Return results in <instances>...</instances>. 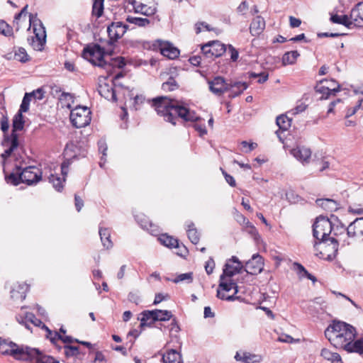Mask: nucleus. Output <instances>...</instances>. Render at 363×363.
<instances>
[{
  "instance_id": "f257e3e1",
  "label": "nucleus",
  "mask_w": 363,
  "mask_h": 363,
  "mask_svg": "<svg viewBox=\"0 0 363 363\" xmlns=\"http://www.w3.org/2000/svg\"><path fill=\"white\" fill-rule=\"evenodd\" d=\"M152 106L158 115L167 122L175 125L179 118L184 121H196L199 118L178 101L167 96H158L152 100Z\"/></svg>"
},
{
  "instance_id": "f03ea898",
  "label": "nucleus",
  "mask_w": 363,
  "mask_h": 363,
  "mask_svg": "<svg viewBox=\"0 0 363 363\" xmlns=\"http://www.w3.org/2000/svg\"><path fill=\"white\" fill-rule=\"evenodd\" d=\"M325 336L332 345L348 352L357 330L352 325L341 320H333L325 330Z\"/></svg>"
},
{
  "instance_id": "7ed1b4c3",
  "label": "nucleus",
  "mask_w": 363,
  "mask_h": 363,
  "mask_svg": "<svg viewBox=\"0 0 363 363\" xmlns=\"http://www.w3.org/2000/svg\"><path fill=\"white\" fill-rule=\"evenodd\" d=\"M82 57L94 65L104 69H109L111 66L123 67L125 65L123 57L112 59L113 62L111 65L106 62L104 60V49L98 44L85 47L82 52Z\"/></svg>"
},
{
  "instance_id": "20e7f679",
  "label": "nucleus",
  "mask_w": 363,
  "mask_h": 363,
  "mask_svg": "<svg viewBox=\"0 0 363 363\" xmlns=\"http://www.w3.org/2000/svg\"><path fill=\"white\" fill-rule=\"evenodd\" d=\"M29 28L33 26L34 36L28 40L35 50H42L46 41L45 29L39 19L34 18L32 13L29 14Z\"/></svg>"
},
{
  "instance_id": "39448f33",
  "label": "nucleus",
  "mask_w": 363,
  "mask_h": 363,
  "mask_svg": "<svg viewBox=\"0 0 363 363\" xmlns=\"http://www.w3.org/2000/svg\"><path fill=\"white\" fill-rule=\"evenodd\" d=\"M333 231V219L332 216L328 218L325 216H319L316 218L313 225V237L321 241H328L329 236Z\"/></svg>"
},
{
  "instance_id": "423d86ee",
  "label": "nucleus",
  "mask_w": 363,
  "mask_h": 363,
  "mask_svg": "<svg viewBox=\"0 0 363 363\" xmlns=\"http://www.w3.org/2000/svg\"><path fill=\"white\" fill-rule=\"evenodd\" d=\"M328 240H330V242L328 243L327 242L328 241L320 240L319 243L315 244L314 247L316 251L319 250V252L316 253V255L320 258L332 260L337 255L340 240L330 237Z\"/></svg>"
},
{
  "instance_id": "0eeeda50",
  "label": "nucleus",
  "mask_w": 363,
  "mask_h": 363,
  "mask_svg": "<svg viewBox=\"0 0 363 363\" xmlns=\"http://www.w3.org/2000/svg\"><path fill=\"white\" fill-rule=\"evenodd\" d=\"M225 277H227L224 275L220 277L217 297L227 301L235 300L236 298L235 295L238 291L237 284L230 279L231 277H229L228 279H226Z\"/></svg>"
},
{
  "instance_id": "6e6552de",
  "label": "nucleus",
  "mask_w": 363,
  "mask_h": 363,
  "mask_svg": "<svg viewBox=\"0 0 363 363\" xmlns=\"http://www.w3.org/2000/svg\"><path fill=\"white\" fill-rule=\"evenodd\" d=\"M28 346L18 345L12 341L0 337V353L12 356L17 360L25 359L26 350ZM28 354V352H27Z\"/></svg>"
},
{
  "instance_id": "1a4fd4ad",
  "label": "nucleus",
  "mask_w": 363,
  "mask_h": 363,
  "mask_svg": "<svg viewBox=\"0 0 363 363\" xmlns=\"http://www.w3.org/2000/svg\"><path fill=\"white\" fill-rule=\"evenodd\" d=\"M91 120V111L86 106H77L71 111L70 121L77 128L86 126Z\"/></svg>"
},
{
  "instance_id": "9d476101",
  "label": "nucleus",
  "mask_w": 363,
  "mask_h": 363,
  "mask_svg": "<svg viewBox=\"0 0 363 363\" xmlns=\"http://www.w3.org/2000/svg\"><path fill=\"white\" fill-rule=\"evenodd\" d=\"M26 354L23 361L30 362L31 363H59L53 357L43 354L38 349L27 347Z\"/></svg>"
},
{
  "instance_id": "9b49d317",
  "label": "nucleus",
  "mask_w": 363,
  "mask_h": 363,
  "mask_svg": "<svg viewBox=\"0 0 363 363\" xmlns=\"http://www.w3.org/2000/svg\"><path fill=\"white\" fill-rule=\"evenodd\" d=\"M225 50V45L218 40L209 42L201 47L203 56L212 59L221 56Z\"/></svg>"
},
{
  "instance_id": "f8f14e48",
  "label": "nucleus",
  "mask_w": 363,
  "mask_h": 363,
  "mask_svg": "<svg viewBox=\"0 0 363 363\" xmlns=\"http://www.w3.org/2000/svg\"><path fill=\"white\" fill-rule=\"evenodd\" d=\"M21 177H22V183L32 185L41 180L42 172L38 168L29 166L21 170Z\"/></svg>"
},
{
  "instance_id": "ddd939ff",
  "label": "nucleus",
  "mask_w": 363,
  "mask_h": 363,
  "mask_svg": "<svg viewBox=\"0 0 363 363\" xmlns=\"http://www.w3.org/2000/svg\"><path fill=\"white\" fill-rule=\"evenodd\" d=\"M264 268V260L259 254L253 255L251 259L245 263V271L250 274H257L262 272Z\"/></svg>"
},
{
  "instance_id": "4468645a",
  "label": "nucleus",
  "mask_w": 363,
  "mask_h": 363,
  "mask_svg": "<svg viewBox=\"0 0 363 363\" xmlns=\"http://www.w3.org/2000/svg\"><path fill=\"white\" fill-rule=\"evenodd\" d=\"M128 26L122 22H113L107 28L108 36L111 40L117 41L123 36Z\"/></svg>"
},
{
  "instance_id": "2eb2a0df",
  "label": "nucleus",
  "mask_w": 363,
  "mask_h": 363,
  "mask_svg": "<svg viewBox=\"0 0 363 363\" xmlns=\"http://www.w3.org/2000/svg\"><path fill=\"white\" fill-rule=\"evenodd\" d=\"M210 91L217 96H221L226 91H228V83L225 82L224 78L216 77L213 80L208 81Z\"/></svg>"
},
{
  "instance_id": "dca6fc26",
  "label": "nucleus",
  "mask_w": 363,
  "mask_h": 363,
  "mask_svg": "<svg viewBox=\"0 0 363 363\" xmlns=\"http://www.w3.org/2000/svg\"><path fill=\"white\" fill-rule=\"evenodd\" d=\"M1 144L4 147H7L1 155L4 160H6L10 157L11 153L18 147L19 143L18 137H16L15 134H11L10 135H4Z\"/></svg>"
},
{
  "instance_id": "f3484780",
  "label": "nucleus",
  "mask_w": 363,
  "mask_h": 363,
  "mask_svg": "<svg viewBox=\"0 0 363 363\" xmlns=\"http://www.w3.org/2000/svg\"><path fill=\"white\" fill-rule=\"evenodd\" d=\"M242 267L243 266L238 258L235 256H233L225 264V269L221 275L232 277L233 275L239 273Z\"/></svg>"
},
{
  "instance_id": "a211bd4d",
  "label": "nucleus",
  "mask_w": 363,
  "mask_h": 363,
  "mask_svg": "<svg viewBox=\"0 0 363 363\" xmlns=\"http://www.w3.org/2000/svg\"><path fill=\"white\" fill-rule=\"evenodd\" d=\"M349 238H359L363 236V217L356 218L347 227Z\"/></svg>"
},
{
  "instance_id": "6ab92c4d",
  "label": "nucleus",
  "mask_w": 363,
  "mask_h": 363,
  "mask_svg": "<svg viewBox=\"0 0 363 363\" xmlns=\"http://www.w3.org/2000/svg\"><path fill=\"white\" fill-rule=\"evenodd\" d=\"M159 47L161 54L169 59H176L180 54L179 50L169 42L160 40Z\"/></svg>"
},
{
  "instance_id": "aec40b11",
  "label": "nucleus",
  "mask_w": 363,
  "mask_h": 363,
  "mask_svg": "<svg viewBox=\"0 0 363 363\" xmlns=\"http://www.w3.org/2000/svg\"><path fill=\"white\" fill-rule=\"evenodd\" d=\"M17 321L25 327L30 330V326L28 323H32L35 326L40 327L42 328V325H45L40 319L37 318L35 315L32 313H26L25 316L23 317L21 315L16 316Z\"/></svg>"
},
{
  "instance_id": "412c9836",
  "label": "nucleus",
  "mask_w": 363,
  "mask_h": 363,
  "mask_svg": "<svg viewBox=\"0 0 363 363\" xmlns=\"http://www.w3.org/2000/svg\"><path fill=\"white\" fill-rule=\"evenodd\" d=\"M28 290V285L26 283L17 284L11 291V297L14 301H22L25 299Z\"/></svg>"
},
{
  "instance_id": "4be33fe9",
  "label": "nucleus",
  "mask_w": 363,
  "mask_h": 363,
  "mask_svg": "<svg viewBox=\"0 0 363 363\" xmlns=\"http://www.w3.org/2000/svg\"><path fill=\"white\" fill-rule=\"evenodd\" d=\"M350 18L354 26L363 27V3H359L352 9Z\"/></svg>"
},
{
  "instance_id": "5701e85b",
  "label": "nucleus",
  "mask_w": 363,
  "mask_h": 363,
  "mask_svg": "<svg viewBox=\"0 0 363 363\" xmlns=\"http://www.w3.org/2000/svg\"><path fill=\"white\" fill-rule=\"evenodd\" d=\"M291 154L302 163H308L311 156V151L305 147H297L291 150Z\"/></svg>"
},
{
  "instance_id": "b1692460",
  "label": "nucleus",
  "mask_w": 363,
  "mask_h": 363,
  "mask_svg": "<svg viewBox=\"0 0 363 363\" xmlns=\"http://www.w3.org/2000/svg\"><path fill=\"white\" fill-rule=\"evenodd\" d=\"M265 28V21L260 16H256L252 21L250 26V31L252 35L257 36L263 32Z\"/></svg>"
},
{
  "instance_id": "393cba45",
  "label": "nucleus",
  "mask_w": 363,
  "mask_h": 363,
  "mask_svg": "<svg viewBox=\"0 0 363 363\" xmlns=\"http://www.w3.org/2000/svg\"><path fill=\"white\" fill-rule=\"evenodd\" d=\"M316 204L328 211H335L340 208L337 201L330 199H320L315 201Z\"/></svg>"
},
{
  "instance_id": "a878e982",
  "label": "nucleus",
  "mask_w": 363,
  "mask_h": 363,
  "mask_svg": "<svg viewBox=\"0 0 363 363\" xmlns=\"http://www.w3.org/2000/svg\"><path fill=\"white\" fill-rule=\"evenodd\" d=\"M99 93L101 96L104 97L105 99L109 101H116L117 100L116 92L113 86L106 83L101 84L99 85Z\"/></svg>"
},
{
  "instance_id": "bb28decb",
  "label": "nucleus",
  "mask_w": 363,
  "mask_h": 363,
  "mask_svg": "<svg viewBox=\"0 0 363 363\" xmlns=\"http://www.w3.org/2000/svg\"><path fill=\"white\" fill-rule=\"evenodd\" d=\"M228 86H230V88L228 89V91H230L229 96L235 98L247 89L248 85L245 82H231L228 83Z\"/></svg>"
},
{
  "instance_id": "cd10ccee",
  "label": "nucleus",
  "mask_w": 363,
  "mask_h": 363,
  "mask_svg": "<svg viewBox=\"0 0 363 363\" xmlns=\"http://www.w3.org/2000/svg\"><path fill=\"white\" fill-rule=\"evenodd\" d=\"M333 219V238L340 240L339 237L343 235L347 232V228L338 220L337 217L332 216Z\"/></svg>"
},
{
  "instance_id": "c85d7f7f",
  "label": "nucleus",
  "mask_w": 363,
  "mask_h": 363,
  "mask_svg": "<svg viewBox=\"0 0 363 363\" xmlns=\"http://www.w3.org/2000/svg\"><path fill=\"white\" fill-rule=\"evenodd\" d=\"M164 363H183L182 354L176 350L171 349L162 356Z\"/></svg>"
},
{
  "instance_id": "c756f323",
  "label": "nucleus",
  "mask_w": 363,
  "mask_h": 363,
  "mask_svg": "<svg viewBox=\"0 0 363 363\" xmlns=\"http://www.w3.org/2000/svg\"><path fill=\"white\" fill-rule=\"evenodd\" d=\"M6 58L8 60L13 58L14 60H16L23 63L30 60V57L23 48H18L17 50H16L13 55L11 53L7 54Z\"/></svg>"
},
{
  "instance_id": "7c9ffc66",
  "label": "nucleus",
  "mask_w": 363,
  "mask_h": 363,
  "mask_svg": "<svg viewBox=\"0 0 363 363\" xmlns=\"http://www.w3.org/2000/svg\"><path fill=\"white\" fill-rule=\"evenodd\" d=\"M154 317L153 310L144 311L140 313V318H139L140 320V326L141 328L144 326H151L155 322V319H153Z\"/></svg>"
},
{
  "instance_id": "2f4dec72",
  "label": "nucleus",
  "mask_w": 363,
  "mask_h": 363,
  "mask_svg": "<svg viewBox=\"0 0 363 363\" xmlns=\"http://www.w3.org/2000/svg\"><path fill=\"white\" fill-rule=\"evenodd\" d=\"M24 126V121L22 113L18 112L13 117L12 123V132L11 134H15L18 138V135L16 131L21 130Z\"/></svg>"
},
{
  "instance_id": "473e14b6",
  "label": "nucleus",
  "mask_w": 363,
  "mask_h": 363,
  "mask_svg": "<svg viewBox=\"0 0 363 363\" xmlns=\"http://www.w3.org/2000/svg\"><path fill=\"white\" fill-rule=\"evenodd\" d=\"M330 21L333 23H337L344 25L347 27H350L352 25H354L353 21L351 19L350 16L349 17L347 15H337V14H333L330 16Z\"/></svg>"
},
{
  "instance_id": "72a5a7b5",
  "label": "nucleus",
  "mask_w": 363,
  "mask_h": 363,
  "mask_svg": "<svg viewBox=\"0 0 363 363\" xmlns=\"http://www.w3.org/2000/svg\"><path fill=\"white\" fill-rule=\"evenodd\" d=\"M99 235L101 242L104 247L106 249L111 248L113 247V242L111 240V233L108 228H99Z\"/></svg>"
},
{
  "instance_id": "f704fd0d",
  "label": "nucleus",
  "mask_w": 363,
  "mask_h": 363,
  "mask_svg": "<svg viewBox=\"0 0 363 363\" xmlns=\"http://www.w3.org/2000/svg\"><path fill=\"white\" fill-rule=\"evenodd\" d=\"M28 7V6L26 5L18 13L16 14V16L14 17L13 24V26L16 28V32L18 31L21 27V21H23L26 22V21Z\"/></svg>"
},
{
  "instance_id": "c9c22d12",
  "label": "nucleus",
  "mask_w": 363,
  "mask_h": 363,
  "mask_svg": "<svg viewBox=\"0 0 363 363\" xmlns=\"http://www.w3.org/2000/svg\"><path fill=\"white\" fill-rule=\"evenodd\" d=\"M320 355L332 363H342L340 355L336 352H332L328 349L323 348L321 350Z\"/></svg>"
},
{
  "instance_id": "e433bc0d",
  "label": "nucleus",
  "mask_w": 363,
  "mask_h": 363,
  "mask_svg": "<svg viewBox=\"0 0 363 363\" xmlns=\"http://www.w3.org/2000/svg\"><path fill=\"white\" fill-rule=\"evenodd\" d=\"M21 168L20 167H16V172H12L8 176H6V180L7 183L11 184L14 186L18 185L20 183H22V177H21Z\"/></svg>"
},
{
  "instance_id": "4c0bfd02",
  "label": "nucleus",
  "mask_w": 363,
  "mask_h": 363,
  "mask_svg": "<svg viewBox=\"0 0 363 363\" xmlns=\"http://www.w3.org/2000/svg\"><path fill=\"white\" fill-rule=\"evenodd\" d=\"M299 55L300 54L296 50L286 52L282 57V64L284 66L287 65H293L296 62Z\"/></svg>"
},
{
  "instance_id": "58836bf2",
  "label": "nucleus",
  "mask_w": 363,
  "mask_h": 363,
  "mask_svg": "<svg viewBox=\"0 0 363 363\" xmlns=\"http://www.w3.org/2000/svg\"><path fill=\"white\" fill-rule=\"evenodd\" d=\"M126 21L138 27L143 28L147 27L150 24V21L147 18L128 16Z\"/></svg>"
},
{
  "instance_id": "ea45409f",
  "label": "nucleus",
  "mask_w": 363,
  "mask_h": 363,
  "mask_svg": "<svg viewBox=\"0 0 363 363\" xmlns=\"http://www.w3.org/2000/svg\"><path fill=\"white\" fill-rule=\"evenodd\" d=\"M159 240L163 245H164L167 247H169V248L179 247L178 240L171 236L167 235H162L159 238Z\"/></svg>"
},
{
  "instance_id": "a19ab883",
  "label": "nucleus",
  "mask_w": 363,
  "mask_h": 363,
  "mask_svg": "<svg viewBox=\"0 0 363 363\" xmlns=\"http://www.w3.org/2000/svg\"><path fill=\"white\" fill-rule=\"evenodd\" d=\"M187 235L193 244H197L199 242V235L194 226V223L191 222L187 225Z\"/></svg>"
},
{
  "instance_id": "79ce46f5",
  "label": "nucleus",
  "mask_w": 363,
  "mask_h": 363,
  "mask_svg": "<svg viewBox=\"0 0 363 363\" xmlns=\"http://www.w3.org/2000/svg\"><path fill=\"white\" fill-rule=\"evenodd\" d=\"M315 91L321 94L320 99H327L333 94L329 91L328 86L325 85L323 80H320L315 87Z\"/></svg>"
},
{
  "instance_id": "37998d69",
  "label": "nucleus",
  "mask_w": 363,
  "mask_h": 363,
  "mask_svg": "<svg viewBox=\"0 0 363 363\" xmlns=\"http://www.w3.org/2000/svg\"><path fill=\"white\" fill-rule=\"evenodd\" d=\"M0 34L5 37H14L13 28L4 20H0Z\"/></svg>"
},
{
  "instance_id": "c03bdc74",
  "label": "nucleus",
  "mask_w": 363,
  "mask_h": 363,
  "mask_svg": "<svg viewBox=\"0 0 363 363\" xmlns=\"http://www.w3.org/2000/svg\"><path fill=\"white\" fill-rule=\"evenodd\" d=\"M153 313L155 317L153 319H155V321H166L169 320L172 316V312L169 311H162V310H153Z\"/></svg>"
},
{
  "instance_id": "a18cd8bd",
  "label": "nucleus",
  "mask_w": 363,
  "mask_h": 363,
  "mask_svg": "<svg viewBox=\"0 0 363 363\" xmlns=\"http://www.w3.org/2000/svg\"><path fill=\"white\" fill-rule=\"evenodd\" d=\"M276 123L279 129L286 130L291 126V119L285 115H281L277 118Z\"/></svg>"
},
{
  "instance_id": "49530a36",
  "label": "nucleus",
  "mask_w": 363,
  "mask_h": 363,
  "mask_svg": "<svg viewBox=\"0 0 363 363\" xmlns=\"http://www.w3.org/2000/svg\"><path fill=\"white\" fill-rule=\"evenodd\" d=\"M64 353L67 358H74L81 355L79 347L65 345L64 347Z\"/></svg>"
},
{
  "instance_id": "de8ad7c7",
  "label": "nucleus",
  "mask_w": 363,
  "mask_h": 363,
  "mask_svg": "<svg viewBox=\"0 0 363 363\" xmlns=\"http://www.w3.org/2000/svg\"><path fill=\"white\" fill-rule=\"evenodd\" d=\"M104 1L94 0L92 6V14L96 18H100L104 13Z\"/></svg>"
},
{
  "instance_id": "09e8293b",
  "label": "nucleus",
  "mask_w": 363,
  "mask_h": 363,
  "mask_svg": "<svg viewBox=\"0 0 363 363\" xmlns=\"http://www.w3.org/2000/svg\"><path fill=\"white\" fill-rule=\"evenodd\" d=\"M348 352H357L360 354H363V337L352 342L351 346L348 350Z\"/></svg>"
},
{
  "instance_id": "8fccbe9b",
  "label": "nucleus",
  "mask_w": 363,
  "mask_h": 363,
  "mask_svg": "<svg viewBox=\"0 0 363 363\" xmlns=\"http://www.w3.org/2000/svg\"><path fill=\"white\" fill-rule=\"evenodd\" d=\"M134 9L136 13H139L145 16L154 14L155 11V9H151L143 4H139L137 6H134Z\"/></svg>"
},
{
  "instance_id": "3c124183",
  "label": "nucleus",
  "mask_w": 363,
  "mask_h": 363,
  "mask_svg": "<svg viewBox=\"0 0 363 363\" xmlns=\"http://www.w3.org/2000/svg\"><path fill=\"white\" fill-rule=\"evenodd\" d=\"M49 182L52 184L53 187L57 191H60L63 189L62 183L65 182V179L63 180L60 179V177L51 174L49 177Z\"/></svg>"
},
{
  "instance_id": "603ef678",
  "label": "nucleus",
  "mask_w": 363,
  "mask_h": 363,
  "mask_svg": "<svg viewBox=\"0 0 363 363\" xmlns=\"http://www.w3.org/2000/svg\"><path fill=\"white\" fill-rule=\"evenodd\" d=\"M178 88V84L173 77H169L168 80L162 85V89L165 91H172Z\"/></svg>"
},
{
  "instance_id": "864d4df0",
  "label": "nucleus",
  "mask_w": 363,
  "mask_h": 363,
  "mask_svg": "<svg viewBox=\"0 0 363 363\" xmlns=\"http://www.w3.org/2000/svg\"><path fill=\"white\" fill-rule=\"evenodd\" d=\"M323 80L325 83V85L328 86V89L333 94V95H335V93L340 91V85L335 80L327 79Z\"/></svg>"
},
{
  "instance_id": "5fc2aeb1",
  "label": "nucleus",
  "mask_w": 363,
  "mask_h": 363,
  "mask_svg": "<svg viewBox=\"0 0 363 363\" xmlns=\"http://www.w3.org/2000/svg\"><path fill=\"white\" fill-rule=\"evenodd\" d=\"M262 358L259 355L252 354L248 352H245L242 354V361L245 363H251V362H259Z\"/></svg>"
},
{
  "instance_id": "6e6d98bb",
  "label": "nucleus",
  "mask_w": 363,
  "mask_h": 363,
  "mask_svg": "<svg viewBox=\"0 0 363 363\" xmlns=\"http://www.w3.org/2000/svg\"><path fill=\"white\" fill-rule=\"evenodd\" d=\"M246 230L249 234H250L254 240L258 242L260 239V236L257 230V229L251 224L249 220H247L246 223Z\"/></svg>"
},
{
  "instance_id": "4d7b16f0",
  "label": "nucleus",
  "mask_w": 363,
  "mask_h": 363,
  "mask_svg": "<svg viewBox=\"0 0 363 363\" xmlns=\"http://www.w3.org/2000/svg\"><path fill=\"white\" fill-rule=\"evenodd\" d=\"M98 145H99V152H101L102 153L101 162H99L100 167H102L104 164L106 162V159L104 158V157L106 156L107 146H106V143L102 140L99 141Z\"/></svg>"
},
{
  "instance_id": "13d9d810",
  "label": "nucleus",
  "mask_w": 363,
  "mask_h": 363,
  "mask_svg": "<svg viewBox=\"0 0 363 363\" xmlns=\"http://www.w3.org/2000/svg\"><path fill=\"white\" fill-rule=\"evenodd\" d=\"M30 95V94H28V93L25 94L18 112L23 113L28 111V110L29 109L30 101L31 100Z\"/></svg>"
},
{
  "instance_id": "bf43d9fd",
  "label": "nucleus",
  "mask_w": 363,
  "mask_h": 363,
  "mask_svg": "<svg viewBox=\"0 0 363 363\" xmlns=\"http://www.w3.org/2000/svg\"><path fill=\"white\" fill-rule=\"evenodd\" d=\"M188 281V282H191L193 280L192 273H185L179 274L174 280L173 282L178 283L184 281Z\"/></svg>"
},
{
  "instance_id": "052dcab7",
  "label": "nucleus",
  "mask_w": 363,
  "mask_h": 363,
  "mask_svg": "<svg viewBox=\"0 0 363 363\" xmlns=\"http://www.w3.org/2000/svg\"><path fill=\"white\" fill-rule=\"evenodd\" d=\"M348 211L353 214H357V215L363 214V205L353 203L349 206Z\"/></svg>"
},
{
  "instance_id": "680f3d73",
  "label": "nucleus",
  "mask_w": 363,
  "mask_h": 363,
  "mask_svg": "<svg viewBox=\"0 0 363 363\" xmlns=\"http://www.w3.org/2000/svg\"><path fill=\"white\" fill-rule=\"evenodd\" d=\"M294 270L296 271V272L298 274L300 278L305 277V275L308 272V271L305 269V267L302 264H301L298 262L294 263Z\"/></svg>"
},
{
  "instance_id": "e2e57ef3",
  "label": "nucleus",
  "mask_w": 363,
  "mask_h": 363,
  "mask_svg": "<svg viewBox=\"0 0 363 363\" xmlns=\"http://www.w3.org/2000/svg\"><path fill=\"white\" fill-rule=\"evenodd\" d=\"M45 91L43 88H38L36 90H34L31 93H28V94H30V97H33L35 99L38 100H42L44 98Z\"/></svg>"
},
{
  "instance_id": "0e129e2a",
  "label": "nucleus",
  "mask_w": 363,
  "mask_h": 363,
  "mask_svg": "<svg viewBox=\"0 0 363 363\" xmlns=\"http://www.w3.org/2000/svg\"><path fill=\"white\" fill-rule=\"evenodd\" d=\"M363 99H359L357 104L353 108H349L346 113V118H349L354 115L357 110L362 106Z\"/></svg>"
},
{
  "instance_id": "69168bd1",
  "label": "nucleus",
  "mask_w": 363,
  "mask_h": 363,
  "mask_svg": "<svg viewBox=\"0 0 363 363\" xmlns=\"http://www.w3.org/2000/svg\"><path fill=\"white\" fill-rule=\"evenodd\" d=\"M42 329H44L46 331V337L48 338L52 343L55 344L58 339L57 337H55V332L50 330L45 325H42Z\"/></svg>"
},
{
  "instance_id": "338daca9",
  "label": "nucleus",
  "mask_w": 363,
  "mask_h": 363,
  "mask_svg": "<svg viewBox=\"0 0 363 363\" xmlns=\"http://www.w3.org/2000/svg\"><path fill=\"white\" fill-rule=\"evenodd\" d=\"M306 107L307 106L304 103L301 102L299 104L296 105L295 108L291 109L289 113L292 115H296L304 111Z\"/></svg>"
},
{
  "instance_id": "774afa93",
  "label": "nucleus",
  "mask_w": 363,
  "mask_h": 363,
  "mask_svg": "<svg viewBox=\"0 0 363 363\" xmlns=\"http://www.w3.org/2000/svg\"><path fill=\"white\" fill-rule=\"evenodd\" d=\"M1 130L4 133V135H6V133L8 131L9 128V118L6 115H3L1 118Z\"/></svg>"
}]
</instances>
